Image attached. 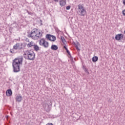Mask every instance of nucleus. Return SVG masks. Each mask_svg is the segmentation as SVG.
<instances>
[{"mask_svg": "<svg viewBox=\"0 0 125 125\" xmlns=\"http://www.w3.org/2000/svg\"><path fill=\"white\" fill-rule=\"evenodd\" d=\"M22 48V44H21L19 43H17L13 46V49H15V50H17V49H19V50H21Z\"/></svg>", "mask_w": 125, "mask_h": 125, "instance_id": "6", "label": "nucleus"}, {"mask_svg": "<svg viewBox=\"0 0 125 125\" xmlns=\"http://www.w3.org/2000/svg\"><path fill=\"white\" fill-rule=\"evenodd\" d=\"M36 55L34 52L31 53L30 51L27 50L23 54V57L27 60H35Z\"/></svg>", "mask_w": 125, "mask_h": 125, "instance_id": "2", "label": "nucleus"}, {"mask_svg": "<svg viewBox=\"0 0 125 125\" xmlns=\"http://www.w3.org/2000/svg\"><path fill=\"white\" fill-rule=\"evenodd\" d=\"M123 4H124V5L125 6V0H123Z\"/></svg>", "mask_w": 125, "mask_h": 125, "instance_id": "32", "label": "nucleus"}, {"mask_svg": "<svg viewBox=\"0 0 125 125\" xmlns=\"http://www.w3.org/2000/svg\"><path fill=\"white\" fill-rule=\"evenodd\" d=\"M31 33L32 35V38H35V37L36 36V35L37 34V33H38V29H33L31 31Z\"/></svg>", "mask_w": 125, "mask_h": 125, "instance_id": "10", "label": "nucleus"}, {"mask_svg": "<svg viewBox=\"0 0 125 125\" xmlns=\"http://www.w3.org/2000/svg\"><path fill=\"white\" fill-rule=\"evenodd\" d=\"M23 100V98L21 96V95H19L16 97V100L17 102H21Z\"/></svg>", "mask_w": 125, "mask_h": 125, "instance_id": "11", "label": "nucleus"}, {"mask_svg": "<svg viewBox=\"0 0 125 125\" xmlns=\"http://www.w3.org/2000/svg\"><path fill=\"white\" fill-rule=\"evenodd\" d=\"M52 105V102L51 101H47L46 103L42 104L43 108L46 112H49L50 111V106Z\"/></svg>", "mask_w": 125, "mask_h": 125, "instance_id": "3", "label": "nucleus"}, {"mask_svg": "<svg viewBox=\"0 0 125 125\" xmlns=\"http://www.w3.org/2000/svg\"><path fill=\"white\" fill-rule=\"evenodd\" d=\"M123 39H124V35L123 34H119L115 36V40L116 41H120V40H123Z\"/></svg>", "mask_w": 125, "mask_h": 125, "instance_id": "8", "label": "nucleus"}, {"mask_svg": "<svg viewBox=\"0 0 125 125\" xmlns=\"http://www.w3.org/2000/svg\"><path fill=\"white\" fill-rule=\"evenodd\" d=\"M34 49L35 50V51H38L39 49H40V48L39 47L38 45H34Z\"/></svg>", "mask_w": 125, "mask_h": 125, "instance_id": "19", "label": "nucleus"}, {"mask_svg": "<svg viewBox=\"0 0 125 125\" xmlns=\"http://www.w3.org/2000/svg\"><path fill=\"white\" fill-rule=\"evenodd\" d=\"M54 1H55V2H58V1H59V0H53Z\"/></svg>", "mask_w": 125, "mask_h": 125, "instance_id": "31", "label": "nucleus"}, {"mask_svg": "<svg viewBox=\"0 0 125 125\" xmlns=\"http://www.w3.org/2000/svg\"><path fill=\"white\" fill-rule=\"evenodd\" d=\"M29 41L30 40L29 39H28V38H25V41L27 42H30Z\"/></svg>", "mask_w": 125, "mask_h": 125, "instance_id": "26", "label": "nucleus"}, {"mask_svg": "<svg viewBox=\"0 0 125 125\" xmlns=\"http://www.w3.org/2000/svg\"><path fill=\"white\" fill-rule=\"evenodd\" d=\"M33 42H30L28 44H27V47H32V46H34V45L33 44Z\"/></svg>", "mask_w": 125, "mask_h": 125, "instance_id": "20", "label": "nucleus"}, {"mask_svg": "<svg viewBox=\"0 0 125 125\" xmlns=\"http://www.w3.org/2000/svg\"><path fill=\"white\" fill-rule=\"evenodd\" d=\"M83 69L84 70L85 73H86V74H88V75L89 74V72H88V70L86 69V67H85V66L83 65Z\"/></svg>", "mask_w": 125, "mask_h": 125, "instance_id": "17", "label": "nucleus"}, {"mask_svg": "<svg viewBox=\"0 0 125 125\" xmlns=\"http://www.w3.org/2000/svg\"><path fill=\"white\" fill-rule=\"evenodd\" d=\"M66 52L68 54V55H70V56H71V53H70V51H69V50L67 49L66 50Z\"/></svg>", "mask_w": 125, "mask_h": 125, "instance_id": "25", "label": "nucleus"}, {"mask_svg": "<svg viewBox=\"0 0 125 125\" xmlns=\"http://www.w3.org/2000/svg\"><path fill=\"white\" fill-rule=\"evenodd\" d=\"M51 49H52V50H57V49H58V46L56 45H52Z\"/></svg>", "mask_w": 125, "mask_h": 125, "instance_id": "14", "label": "nucleus"}, {"mask_svg": "<svg viewBox=\"0 0 125 125\" xmlns=\"http://www.w3.org/2000/svg\"><path fill=\"white\" fill-rule=\"evenodd\" d=\"M122 13L124 16H125V10H123L122 11Z\"/></svg>", "mask_w": 125, "mask_h": 125, "instance_id": "27", "label": "nucleus"}, {"mask_svg": "<svg viewBox=\"0 0 125 125\" xmlns=\"http://www.w3.org/2000/svg\"><path fill=\"white\" fill-rule=\"evenodd\" d=\"M66 5V0H62L60 1V5L61 6H64Z\"/></svg>", "mask_w": 125, "mask_h": 125, "instance_id": "13", "label": "nucleus"}, {"mask_svg": "<svg viewBox=\"0 0 125 125\" xmlns=\"http://www.w3.org/2000/svg\"><path fill=\"white\" fill-rule=\"evenodd\" d=\"M31 45H34V44H31Z\"/></svg>", "mask_w": 125, "mask_h": 125, "instance_id": "34", "label": "nucleus"}, {"mask_svg": "<svg viewBox=\"0 0 125 125\" xmlns=\"http://www.w3.org/2000/svg\"><path fill=\"white\" fill-rule=\"evenodd\" d=\"M78 9L79 10V12L81 13V16H84L86 14V11L84 9V8L82 6L81 4L78 5Z\"/></svg>", "mask_w": 125, "mask_h": 125, "instance_id": "4", "label": "nucleus"}, {"mask_svg": "<svg viewBox=\"0 0 125 125\" xmlns=\"http://www.w3.org/2000/svg\"><path fill=\"white\" fill-rule=\"evenodd\" d=\"M70 8H71V6H67L66 7V10H69Z\"/></svg>", "mask_w": 125, "mask_h": 125, "instance_id": "24", "label": "nucleus"}, {"mask_svg": "<svg viewBox=\"0 0 125 125\" xmlns=\"http://www.w3.org/2000/svg\"><path fill=\"white\" fill-rule=\"evenodd\" d=\"M39 44L40 45H42L43 47H45V48H47V47H48V42L45 41V40H44V39H42L39 41Z\"/></svg>", "mask_w": 125, "mask_h": 125, "instance_id": "5", "label": "nucleus"}, {"mask_svg": "<svg viewBox=\"0 0 125 125\" xmlns=\"http://www.w3.org/2000/svg\"><path fill=\"white\" fill-rule=\"evenodd\" d=\"M14 49H11L10 50V52L11 53H14Z\"/></svg>", "mask_w": 125, "mask_h": 125, "instance_id": "23", "label": "nucleus"}, {"mask_svg": "<svg viewBox=\"0 0 125 125\" xmlns=\"http://www.w3.org/2000/svg\"><path fill=\"white\" fill-rule=\"evenodd\" d=\"M40 21L42 22V20H40Z\"/></svg>", "mask_w": 125, "mask_h": 125, "instance_id": "35", "label": "nucleus"}, {"mask_svg": "<svg viewBox=\"0 0 125 125\" xmlns=\"http://www.w3.org/2000/svg\"><path fill=\"white\" fill-rule=\"evenodd\" d=\"M27 13L29 14V11H28V10H26Z\"/></svg>", "mask_w": 125, "mask_h": 125, "instance_id": "33", "label": "nucleus"}, {"mask_svg": "<svg viewBox=\"0 0 125 125\" xmlns=\"http://www.w3.org/2000/svg\"><path fill=\"white\" fill-rule=\"evenodd\" d=\"M61 40H62V42H63V43L66 42V40H65V38H64V37L63 36H61Z\"/></svg>", "mask_w": 125, "mask_h": 125, "instance_id": "21", "label": "nucleus"}, {"mask_svg": "<svg viewBox=\"0 0 125 125\" xmlns=\"http://www.w3.org/2000/svg\"><path fill=\"white\" fill-rule=\"evenodd\" d=\"M42 34L41 32H39V33H36L35 34V36L34 37H32L33 40H39V39H41L42 38Z\"/></svg>", "mask_w": 125, "mask_h": 125, "instance_id": "7", "label": "nucleus"}, {"mask_svg": "<svg viewBox=\"0 0 125 125\" xmlns=\"http://www.w3.org/2000/svg\"><path fill=\"white\" fill-rule=\"evenodd\" d=\"M46 39H47V40H48L49 41H50L51 42V35L47 34L46 35Z\"/></svg>", "mask_w": 125, "mask_h": 125, "instance_id": "16", "label": "nucleus"}, {"mask_svg": "<svg viewBox=\"0 0 125 125\" xmlns=\"http://www.w3.org/2000/svg\"><path fill=\"white\" fill-rule=\"evenodd\" d=\"M23 64V57H18L13 60L12 66L14 73L20 72V65Z\"/></svg>", "mask_w": 125, "mask_h": 125, "instance_id": "1", "label": "nucleus"}, {"mask_svg": "<svg viewBox=\"0 0 125 125\" xmlns=\"http://www.w3.org/2000/svg\"><path fill=\"white\" fill-rule=\"evenodd\" d=\"M56 41V37L53 35L51 36V42H55Z\"/></svg>", "mask_w": 125, "mask_h": 125, "instance_id": "18", "label": "nucleus"}, {"mask_svg": "<svg viewBox=\"0 0 125 125\" xmlns=\"http://www.w3.org/2000/svg\"><path fill=\"white\" fill-rule=\"evenodd\" d=\"M7 96H11L12 95V91L11 89H8L6 92Z\"/></svg>", "mask_w": 125, "mask_h": 125, "instance_id": "12", "label": "nucleus"}, {"mask_svg": "<svg viewBox=\"0 0 125 125\" xmlns=\"http://www.w3.org/2000/svg\"><path fill=\"white\" fill-rule=\"evenodd\" d=\"M28 14L29 15H33V14L32 12H28Z\"/></svg>", "mask_w": 125, "mask_h": 125, "instance_id": "28", "label": "nucleus"}, {"mask_svg": "<svg viewBox=\"0 0 125 125\" xmlns=\"http://www.w3.org/2000/svg\"><path fill=\"white\" fill-rule=\"evenodd\" d=\"M92 61L93 62H97V61H98V57L97 56H94L92 58Z\"/></svg>", "mask_w": 125, "mask_h": 125, "instance_id": "15", "label": "nucleus"}, {"mask_svg": "<svg viewBox=\"0 0 125 125\" xmlns=\"http://www.w3.org/2000/svg\"><path fill=\"white\" fill-rule=\"evenodd\" d=\"M28 38H32V39H33V35H32L31 32H30V34L28 35Z\"/></svg>", "mask_w": 125, "mask_h": 125, "instance_id": "22", "label": "nucleus"}, {"mask_svg": "<svg viewBox=\"0 0 125 125\" xmlns=\"http://www.w3.org/2000/svg\"><path fill=\"white\" fill-rule=\"evenodd\" d=\"M63 48H64L65 50H68V48H67V47H66V46H63Z\"/></svg>", "mask_w": 125, "mask_h": 125, "instance_id": "29", "label": "nucleus"}, {"mask_svg": "<svg viewBox=\"0 0 125 125\" xmlns=\"http://www.w3.org/2000/svg\"><path fill=\"white\" fill-rule=\"evenodd\" d=\"M46 125H53L52 123H48Z\"/></svg>", "mask_w": 125, "mask_h": 125, "instance_id": "30", "label": "nucleus"}, {"mask_svg": "<svg viewBox=\"0 0 125 125\" xmlns=\"http://www.w3.org/2000/svg\"><path fill=\"white\" fill-rule=\"evenodd\" d=\"M73 44L75 45V47L77 50V51H80L81 49L79 48V46H81V44H80V42H77L76 43L75 42H73Z\"/></svg>", "mask_w": 125, "mask_h": 125, "instance_id": "9", "label": "nucleus"}]
</instances>
